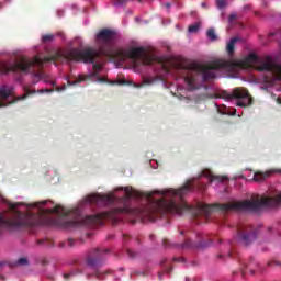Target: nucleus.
Segmentation results:
<instances>
[{
    "label": "nucleus",
    "mask_w": 281,
    "mask_h": 281,
    "mask_svg": "<svg viewBox=\"0 0 281 281\" xmlns=\"http://www.w3.org/2000/svg\"><path fill=\"white\" fill-rule=\"evenodd\" d=\"M116 32L110 29H103L95 35L98 43H103L99 49L87 47L83 49L71 48L58 50L54 55L41 57L35 56L33 59L21 57L14 64L0 61V75L10 74V71H22V74H33L35 78L43 79L44 63H95L98 58L104 56L110 60H138L142 65H153L155 56L146 53L144 47H134L132 49L113 48Z\"/></svg>",
    "instance_id": "nucleus-1"
},
{
    "label": "nucleus",
    "mask_w": 281,
    "mask_h": 281,
    "mask_svg": "<svg viewBox=\"0 0 281 281\" xmlns=\"http://www.w3.org/2000/svg\"><path fill=\"white\" fill-rule=\"evenodd\" d=\"M194 190V184L192 181H187V183L180 189H165L161 191H151L147 194L148 206L144 210L143 216L151 223L157 221L159 216H165V214H178L181 216L186 212H190L191 207L187 203H177L182 201L183 196L188 192Z\"/></svg>",
    "instance_id": "nucleus-2"
},
{
    "label": "nucleus",
    "mask_w": 281,
    "mask_h": 281,
    "mask_svg": "<svg viewBox=\"0 0 281 281\" xmlns=\"http://www.w3.org/2000/svg\"><path fill=\"white\" fill-rule=\"evenodd\" d=\"M172 67L179 76H181L189 89L194 91L199 89L201 82L214 80L216 78V69H236L235 61L217 60L209 64H196L188 59L179 58L172 64Z\"/></svg>",
    "instance_id": "nucleus-3"
},
{
    "label": "nucleus",
    "mask_w": 281,
    "mask_h": 281,
    "mask_svg": "<svg viewBox=\"0 0 281 281\" xmlns=\"http://www.w3.org/2000/svg\"><path fill=\"white\" fill-rule=\"evenodd\" d=\"M281 79H265V82L273 85ZM281 203V193L274 198H261L260 200H245L243 202L225 203V204H204L202 205V214L205 218H210L212 212H232V210H244L246 212H258L262 207H277Z\"/></svg>",
    "instance_id": "nucleus-4"
},
{
    "label": "nucleus",
    "mask_w": 281,
    "mask_h": 281,
    "mask_svg": "<svg viewBox=\"0 0 281 281\" xmlns=\"http://www.w3.org/2000/svg\"><path fill=\"white\" fill-rule=\"evenodd\" d=\"M21 203H9V210L11 212V217L3 218L0 215V235L3 232L1 227L8 225V227H34L38 224V216L41 214H58V216H67L69 214L63 206H55L53 209H47L46 211L40 210L36 213L27 211L25 213L19 211Z\"/></svg>",
    "instance_id": "nucleus-5"
},
{
    "label": "nucleus",
    "mask_w": 281,
    "mask_h": 281,
    "mask_svg": "<svg viewBox=\"0 0 281 281\" xmlns=\"http://www.w3.org/2000/svg\"><path fill=\"white\" fill-rule=\"evenodd\" d=\"M133 212L135 211L127 206L113 209L94 215H86L80 220H64L63 227H91L93 225H102L104 218H109L110 221H113V223H120L124 214H133Z\"/></svg>",
    "instance_id": "nucleus-6"
},
{
    "label": "nucleus",
    "mask_w": 281,
    "mask_h": 281,
    "mask_svg": "<svg viewBox=\"0 0 281 281\" xmlns=\"http://www.w3.org/2000/svg\"><path fill=\"white\" fill-rule=\"evenodd\" d=\"M220 97L223 100H227V102L236 100V105L241 109H247V106H251V104H254V97H251L249 90L244 87L234 88L232 92L222 91Z\"/></svg>",
    "instance_id": "nucleus-7"
},
{
    "label": "nucleus",
    "mask_w": 281,
    "mask_h": 281,
    "mask_svg": "<svg viewBox=\"0 0 281 281\" xmlns=\"http://www.w3.org/2000/svg\"><path fill=\"white\" fill-rule=\"evenodd\" d=\"M109 248H93L86 256V265L91 269H98L102 267V262H104V254H109Z\"/></svg>",
    "instance_id": "nucleus-8"
},
{
    "label": "nucleus",
    "mask_w": 281,
    "mask_h": 281,
    "mask_svg": "<svg viewBox=\"0 0 281 281\" xmlns=\"http://www.w3.org/2000/svg\"><path fill=\"white\" fill-rule=\"evenodd\" d=\"M237 236L244 245H251L258 238V231L251 225H244L237 228Z\"/></svg>",
    "instance_id": "nucleus-9"
},
{
    "label": "nucleus",
    "mask_w": 281,
    "mask_h": 281,
    "mask_svg": "<svg viewBox=\"0 0 281 281\" xmlns=\"http://www.w3.org/2000/svg\"><path fill=\"white\" fill-rule=\"evenodd\" d=\"M86 203L90 205H111L115 203V195L113 194H90L86 198Z\"/></svg>",
    "instance_id": "nucleus-10"
},
{
    "label": "nucleus",
    "mask_w": 281,
    "mask_h": 281,
    "mask_svg": "<svg viewBox=\"0 0 281 281\" xmlns=\"http://www.w3.org/2000/svg\"><path fill=\"white\" fill-rule=\"evenodd\" d=\"M23 91H24V94L14 97L13 100L9 101L8 103H3L2 101H0V109L1 106H10V104H16V102L27 100L30 95H34L36 93V90H32L27 86L23 87Z\"/></svg>",
    "instance_id": "nucleus-11"
},
{
    "label": "nucleus",
    "mask_w": 281,
    "mask_h": 281,
    "mask_svg": "<svg viewBox=\"0 0 281 281\" xmlns=\"http://www.w3.org/2000/svg\"><path fill=\"white\" fill-rule=\"evenodd\" d=\"M201 177H205L206 179H209V183H213V181L223 183V181H227L229 179V178H227V176H216V175L212 173V171L210 169H203L196 179H201Z\"/></svg>",
    "instance_id": "nucleus-12"
},
{
    "label": "nucleus",
    "mask_w": 281,
    "mask_h": 281,
    "mask_svg": "<svg viewBox=\"0 0 281 281\" xmlns=\"http://www.w3.org/2000/svg\"><path fill=\"white\" fill-rule=\"evenodd\" d=\"M14 98V86H0V100H8Z\"/></svg>",
    "instance_id": "nucleus-13"
},
{
    "label": "nucleus",
    "mask_w": 281,
    "mask_h": 281,
    "mask_svg": "<svg viewBox=\"0 0 281 281\" xmlns=\"http://www.w3.org/2000/svg\"><path fill=\"white\" fill-rule=\"evenodd\" d=\"M182 249H196L198 247H203V241H192V238L186 237L184 243L180 245Z\"/></svg>",
    "instance_id": "nucleus-14"
},
{
    "label": "nucleus",
    "mask_w": 281,
    "mask_h": 281,
    "mask_svg": "<svg viewBox=\"0 0 281 281\" xmlns=\"http://www.w3.org/2000/svg\"><path fill=\"white\" fill-rule=\"evenodd\" d=\"M125 195L123 196V201H128V199H139V191L133 189V187L124 188Z\"/></svg>",
    "instance_id": "nucleus-15"
},
{
    "label": "nucleus",
    "mask_w": 281,
    "mask_h": 281,
    "mask_svg": "<svg viewBox=\"0 0 281 281\" xmlns=\"http://www.w3.org/2000/svg\"><path fill=\"white\" fill-rule=\"evenodd\" d=\"M92 65L93 72L92 78H98L99 82H106V79L100 77V71H102V64H95V61L90 63Z\"/></svg>",
    "instance_id": "nucleus-16"
},
{
    "label": "nucleus",
    "mask_w": 281,
    "mask_h": 281,
    "mask_svg": "<svg viewBox=\"0 0 281 281\" xmlns=\"http://www.w3.org/2000/svg\"><path fill=\"white\" fill-rule=\"evenodd\" d=\"M240 41L239 37H233L231 38V41L227 43L226 45V52L228 54V56H233L234 52L236 49V43H238Z\"/></svg>",
    "instance_id": "nucleus-17"
},
{
    "label": "nucleus",
    "mask_w": 281,
    "mask_h": 281,
    "mask_svg": "<svg viewBox=\"0 0 281 281\" xmlns=\"http://www.w3.org/2000/svg\"><path fill=\"white\" fill-rule=\"evenodd\" d=\"M268 177H271V172L257 171L254 175V181H265Z\"/></svg>",
    "instance_id": "nucleus-18"
},
{
    "label": "nucleus",
    "mask_w": 281,
    "mask_h": 281,
    "mask_svg": "<svg viewBox=\"0 0 281 281\" xmlns=\"http://www.w3.org/2000/svg\"><path fill=\"white\" fill-rule=\"evenodd\" d=\"M206 36L212 42L218 41V36L216 35V31L214 29H209L206 32Z\"/></svg>",
    "instance_id": "nucleus-19"
},
{
    "label": "nucleus",
    "mask_w": 281,
    "mask_h": 281,
    "mask_svg": "<svg viewBox=\"0 0 281 281\" xmlns=\"http://www.w3.org/2000/svg\"><path fill=\"white\" fill-rule=\"evenodd\" d=\"M16 267H27L30 265V260H27V257H21L15 262Z\"/></svg>",
    "instance_id": "nucleus-20"
},
{
    "label": "nucleus",
    "mask_w": 281,
    "mask_h": 281,
    "mask_svg": "<svg viewBox=\"0 0 281 281\" xmlns=\"http://www.w3.org/2000/svg\"><path fill=\"white\" fill-rule=\"evenodd\" d=\"M37 245H43L44 247H54V240L52 239H40Z\"/></svg>",
    "instance_id": "nucleus-21"
},
{
    "label": "nucleus",
    "mask_w": 281,
    "mask_h": 281,
    "mask_svg": "<svg viewBox=\"0 0 281 281\" xmlns=\"http://www.w3.org/2000/svg\"><path fill=\"white\" fill-rule=\"evenodd\" d=\"M55 38L54 34H46L42 36V43H52Z\"/></svg>",
    "instance_id": "nucleus-22"
},
{
    "label": "nucleus",
    "mask_w": 281,
    "mask_h": 281,
    "mask_svg": "<svg viewBox=\"0 0 281 281\" xmlns=\"http://www.w3.org/2000/svg\"><path fill=\"white\" fill-rule=\"evenodd\" d=\"M200 27H201V26H200V23H195V24L189 26L188 32H189L190 34H195V32H199V29H200Z\"/></svg>",
    "instance_id": "nucleus-23"
},
{
    "label": "nucleus",
    "mask_w": 281,
    "mask_h": 281,
    "mask_svg": "<svg viewBox=\"0 0 281 281\" xmlns=\"http://www.w3.org/2000/svg\"><path fill=\"white\" fill-rule=\"evenodd\" d=\"M217 8H225V0H216Z\"/></svg>",
    "instance_id": "nucleus-24"
},
{
    "label": "nucleus",
    "mask_w": 281,
    "mask_h": 281,
    "mask_svg": "<svg viewBox=\"0 0 281 281\" xmlns=\"http://www.w3.org/2000/svg\"><path fill=\"white\" fill-rule=\"evenodd\" d=\"M234 21H236V14H235V13H232V14L228 16V23H234Z\"/></svg>",
    "instance_id": "nucleus-25"
},
{
    "label": "nucleus",
    "mask_w": 281,
    "mask_h": 281,
    "mask_svg": "<svg viewBox=\"0 0 281 281\" xmlns=\"http://www.w3.org/2000/svg\"><path fill=\"white\" fill-rule=\"evenodd\" d=\"M127 256L133 259V258H135L137 256V254L134 252L133 250L128 249L127 250Z\"/></svg>",
    "instance_id": "nucleus-26"
},
{
    "label": "nucleus",
    "mask_w": 281,
    "mask_h": 281,
    "mask_svg": "<svg viewBox=\"0 0 281 281\" xmlns=\"http://www.w3.org/2000/svg\"><path fill=\"white\" fill-rule=\"evenodd\" d=\"M280 266L279 261H269L268 267H278Z\"/></svg>",
    "instance_id": "nucleus-27"
},
{
    "label": "nucleus",
    "mask_w": 281,
    "mask_h": 281,
    "mask_svg": "<svg viewBox=\"0 0 281 281\" xmlns=\"http://www.w3.org/2000/svg\"><path fill=\"white\" fill-rule=\"evenodd\" d=\"M76 241L74 239H68V247H74Z\"/></svg>",
    "instance_id": "nucleus-28"
},
{
    "label": "nucleus",
    "mask_w": 281,
    "mask_h": 281,
    "mask_svg": "<svg viewBox=\"0 0 281 281\" xmlns=\"http://www.w3.org/2000/svg\"><path fill=\"white\" fill-rule=\"evenodd\" d=\"M71 276H74V273H65L64 278H65V280H69V278H71Z\"/></svg>",
    "instance_id": "nucleus-29"
},
{
    "label": "nucleus",
    "mask_w": 281,
    "mask_h": 281,
    "mask_svg": "<svg viewBox=\"0 0 281 281\" xmlns=\"http://www.w3.org/2000/svg\"><path fill=\"white\" fill-rule=\"evenodd\" d=\"M95 276H97L98 280H102V278L100 277L101 276L100 271L95 270Z\"/></svg>",
    "instance_id": "nucleus-30"
},
{
    "label": "nucleus",
    "mask_w": 281,
    "mask_h": 281,
    "mask_svg": "<svg viewBox=\"0 0 281 281\" xmlns=\"http://www.w3.org/2000/svg\"><path fill=\"white\" fill-rule=\"evenodd\" d=\"M162 245H164V247H168V239H164Z\"/></svg>",
    "instance_id": "nucleus-31"
},
{
    "label": "nucleus",
    "mask_w": 281,
    "mask_h": 281,
    "mask_svg": "<svg viewBox=\"0 0 281 281\" xmlns=\"http://www.w3.org/2000/svg\"><path fill=\"white\" fill-rule=\"evenodd\" d=\"M175 260L177 261V262H183V258H175Z\"/></svg>",
    "instance_id": "nucleus-32"
},
{
    "label": "nucleus",
    "mask_w": 281,
    "mask_h": 281,
    "mask_svg": "<svg viewBox=\"0 0 281 281\" xmlns=\"http://www.w3.org/2000/svg\"><path fill=\"white\" fill-rule=\"evenodd\" d=\"M46 92H49V90H38L37 93H45Z\"/></svg>",
    "instance_id": "nucleus-33"
},
{
    "label": "nucleus",
    "mask_w": 281,
    "mask_h": 281,
    "mask_svg": "<svg viewBox=\"0 0 281 281\" xmlns=\"http://www.w3.org/2000/svg\"><path fill=\"white\" fill-rule=\"evenodd\" d=\"M227 256H228V258H232L234 256V252L228 251Z\"/></svg>",
    "instance_id": "nucleus-34"
},
{
    "label": "nucleus",
    "mask_w": 281,
    "mask_h": 281,
    "mask_svg": "<svg viewBox=\"0 0 281 281\" xmlns=\"http://www.w3.org/2000/svg\"><path fill=\"white\" fill-rule=\"evenodd\" d=\"M202 8H207V3H205V2H202Z\"/></svg>",
    "instance_id": "nucleus-35"
},
{
    "label": "nucleus",
    "mask_w": 281,
    "mask_h": 281,
    "mask_svg": "<svg viewBox=\"0 0 281 281\" xmlns=\"http://www.w3.org/2000/svg\"><path fill=\"white\" fill-rule=\"evenodd\" d=\"M165 7H166L167 9H169V8L171 7V4H170V3H166Z\"/></svg>",
    "instance_id": "nucleus-36"
},
{
    "label": "nucleus",
    "mask_w": 281,
    "mask_h": 281,
    "mask_svg": "<svg viewBox=\"0 0 281 281\" xmlns=\"http://www.w3.org/2000/svg\"><path fill=\"white\" fill-rule=\"evenodd\" d=\"M59 247H61V248L65 247V243H60Z\"/></svg>",
    "instance_id": "nucleus-37"
},
{
    "label": "nucleus",
    "mask_w": 281,
    "mask_h": 281,
    "mask_svg": "<svg viewBox=\"0 0 281 281\" xmlns=\"http://www.w3.org/2000/svg\"><path fill=\"white\" fill-rule=\"evenodd\" d=\"M180 234H181V236H183V235H186V232L181 231Z\"/></svg>",
    "instance_id": "nucleus-38"
},
{
    "label": "nucleus",
    "mask_w": 281,
    "mask_h": 281,
    "mask_svg": "<svg viewBox=\"0 0 281 281\" xmlns=\"http://www.w3.org/2000/svg\"><path fill=\"white\" fill-rule=\"evenodd\" d=\"M149 238H150V240H153V238H154V235H150V236H149Z\"/></svg>",
    "instance_id": "nucleus-39"
},
{
    "label": "nucleus",
    "mask_w": 281,
    "mask_h": 281,
    "mask_svg": "<svg viewBox=\"0 0 281 281\" xmlns=\"http://www.w3.org/2000/svg\"><path fill=\"white\" fill-rule=\"evenodd\" d=\"M82 80H85V78H80L79 81L82 82Z\"/></svg>",
    "instance_id": "nucleus-40"
},
{
    "label": "nucleus",
    "mask_w": 281,
    "mask_h": 281,
    "mask_svg": "<svg viewBox=\"0 0 281 281\" xmlns=\"http://www.w3.org/2000/svg\"><path fill=\"white\" fill-rule=\"evenodd\" d=\"M218 258H223V255H218Z\"/></svg>",
    "instance_id": "nucleus-41"
},
{
    "label": "nucleus",
    "mask_w": 281,
    "mask_h": 281,
    "mask_svg": "<svg viewBox=\"0 0 281 281\" xmlns=\"http://www.w3.org/2000/svg\"><path fill=\"white\" fill-rule=\"evenodd\" d=\"M170 271H172V269H171V268L168 270V273H170Z\"/></svg>",
    "instance_id": "nucleus-42"
},
{
    "label": "nucleus",
    "mask_w": 281,
    "mask_h": 281,
    "mask_svg": "<svg viewBox=\"0 0 281 281\" xmlns=\"http://www.w3.org/2000/svg\"><path fill=\"white\" fill-rule=\"evenodd\" d=\"M0 280H4V278H3V277H0Z\"/></svg>",
    "instance_id": "nucleus-43"
}]
</instances>
